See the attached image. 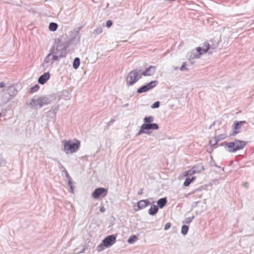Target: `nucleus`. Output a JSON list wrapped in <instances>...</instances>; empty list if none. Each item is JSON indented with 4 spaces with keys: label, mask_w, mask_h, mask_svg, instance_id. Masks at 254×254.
<instances>
[{
    "label": "nucleus",
    "mask_w": 254,
    "mask_h": 254,
    "mask_svg": "<svg viewBox=\"0 0 254 254\" xmlns=\"http://www.w3.org/2000/svg\"><path fill=\"white\" fill-rule=\"evenodd\" d=\"M167 200L166 197H163L159 199L157 203L158 205V207H159L160 208H162L167 203Z\"/></svg>",
    "instance_id": "aec40b11"
},
{
    "label": "nucleus",
    "mask_w": 254,
    "mask_h": 254,
    "mask_svg": "<svg viewBox=\"0 0 254 254\" xmlns=\"http://www.w3.org/2000/svg\"><path fill=\"white\" fill-rule=\"evenodd\" d=\"M51 100L46 96H35L27 102V104L32 109L37 110L44 105L49 104Z\"/></svg>",
    "instance_id": "f257e3e1"
},
{
    "label": "nucleus",
    "mask_w": 254,
    "mask_h": 254,
    "mask_svg": "<svg viewBox=\"0 0 254 254\" xmlns=\"http://www.w3.org/2000/svg\"><path fill=\"white\" fill-rule=\"evenodd\" d=\"M58 110V107H53L47 113V117L54 118L56 116V114Z\"/></svg>",
    "instance_id": "a211bd4d"
},
{
    "label": "nucleus",
    "mask_w": 254,
    "mask_h": 254,
    "mask_svg": "<svg viewBox=\"0 0 254 254\" xmlns=\"http://www.w3.org/2000/svg\"><path fill=\"white\" fill-rule=\"evenodd\" d=\"M100 211L101 212H104L105 211V208L104 207V206H102L100 207Z\"/></svg>",
    "instance_id": "a18cd8bd"
},
{
    "label": "nucleus",
    "mask_w": 254,
    "mask_h": 254,
    "mask_svg": "<svg viewBox=\"0 0 254 254\" xmlns=\"http://www.w3.org/2000/svg\"><path fill=\"white\" fill-rule=\"evenodd\" d=\"M225 136L224 135H223V134H219L218 135H217V136H215L214 138L217 140V142L219 141H220L221 140H223L224 139H225Z\"/></svg>",
    "instance_id": "473e14b6"
},
{
    "label": "nucleus",
    "mask_w": 254,
    "mask_h": 254,
    "mask_svg": "<svg viewBox=\"0 0 254 254\" xmlns=\"http://www.w3.org/2000/svg\"><path fill=\"white\" fill-rule=\"evenodd\" d=\"M242 186L244 188L247 189L249 187V184L247 182L243 183Z\"/></svg>",
    "instance_id": "a19ab883"
},
{
    "label": "nucleus",
    "mask_w": 254,
    "mask_h": 254,
    "mask_svg": "<svg viewBox=\"0 0 254 254\" xmlns=\"http://www.w3.org/2000/svg\"><path fill=\"white\" fill-rule=\"evenodd\" d=\"M142 133H149V132L146 131L145 128L143 129V124L141 125L140 129L139 130L137 135H139Z\"/></svg>",
    "instance_id": "c85d7f7f"
},
{
    "label": "nucleus",
    "mask_w": 254,
    "mask_h": 254,
    "mask_svg": "<svg viewBox=\"0 0 254 254\" xmlns=\"http://www.w3.org/2000/svg\"><path fill=\"white\" fill-rule=\"evenodd\" d=\"M201 55L200 47H197L188 53L187 57L189 59H195L199 58Z\"/></svg>",
    "instance_id": "6e6552de"
},
{
    "label": "nucleus",
    "mask_w": 254,
    "mask_h": 254,
    "mask_svg": "<svg viewBox=\"0 0 254 254\" xmlns=\"http://www.w3.org/2000/svg\"><path fill=\"white\" fill-rule=\"evenodd\" d=\"M68 186L70 187V191L71 192L73 193V186H72V183L70 185H68Z\"/></svg>",
    "instance_id": "79ce46f5"
},
{
    "label": "nucleus",
    "mask_w": 254,
    "mask_h": 254,
    "mask_svg": "<svg viewBox=\"0 0 254 254\" xmlns=\"http://www.w3.org/2000/svg\"><path fill=\"white\" fill-rule=\"evenodd\" d=\"M107 192V190L103 188H99L96 189L92 193V196L94 198H98L100 196L103 195L105 196L106 195Z\"/></svg>",
    "instance_id": "9d476101"
},
{
    "label": "nucleus",
    "mask_w": 254,
    "mask_h": 254,
    "mask_svg": "<svg viewBox=\"0 0 254 254\" xmlns=\"http://www.w3.org/2000/svg\"><path fill=\"white\" fill-rule=\"evenodd\" d=\"M145 128L146 130L150 129H158L159 128L158 125L156 123L143 124V129Z\"/></svg>",
    "instance_id": "dca6fc26"
},
{
    "label": "nucleus",
    "mask_w": 254,
    "mask_h": 254,
    "mask_svg": "<svg viewBox=\"0 0 254 254\" xmlns=\"http://www.w3.org/2000/svg\"><path fill=\"white\" fill-rule=\"evenodd\" d=\"M64 149L63 150L66 154H72L76 152L79 148L80 143L77 141L74 142L71 140H64L63 141Z\"/></svg>",
    "instance_id": "39448f33"
},
{
    "label": "nucleus",
    "mask_w": 254,
    "mask_h": 254,
    "mask_svg": "<svg viewBox=\"0 0 254 254\" xmlns=\"http://www.w3.org/2000/svg\"><path fill=\"white\" fill-rule=\"evenodd\" d=\"M158 211V207L156 205H152L151 206L150 209L148 210V213L150 215H154Z\"/></svg>",
    "instance_id": "6ab92c4d"
},
{
    "label": "nucleus",
    "mask_w": 254,
    "mask_h": 254,
    "mask_svg": "<svg viewBox=\"0 0 254 254\" xmlns=\"http://www.w3.org/2000/svg\"><path fill=\"white\" fill-rule=\"evenodd\" d=\"M194 217L193 216L192 217L186 218L185 219V221H183V223L189 224L192 222V221L194 219Z\"/></svg>",
    "instance_id": "c756f323"
},
{
    "label": "nucleus",
    "mask_w": 254,
    "mask_h": 254,
    "mask_svg": "<svg viewBox=\"0 0 254 254\" xmlns=\"http://www.w3.org/2000/svg\"><path fill=\"white\" fill-rule=\"evenodd\" d=\"M160 106V102L159 101H156L154 102L151 106V108L155 109L157 108Z\"/></svg>",
    "instance_id": "f704fd0d"
},
{
    "label": "nucleus",
    "mask_w": 254,
    "mask_h": 254,
    "mask_svg": "<svg viewBox=\"0 0 254 254\" xmlns=\"http://www.w3.org/2000/svg\"><path fill=\"white\" fill-rule=\"evenodd\" d=\"M64 172L65 173V176L68 180V185H70L71 184V178L70 177L67 171L65 169L64 170Z\"/></svg>",
    "instance_id": "7c9ffc66"
},
{
    "label": "nucleus",
    "mask_w": 254,
    "mask_h": 254,
    "mask_svg": "<svg viewBox=\"0 0 254 254\" xmlns=\"http://www.w3.org/2000/svg\"><path fill=\"white\" fill-rule=\"evenodd\" d=\"M128 106V104H126L124 106L127 107Z\"/></svg>",
    "instance_id": "8fccbe9b"
},
{
    "label": "nucleus",
    "mask_w": 254,
    "mask_h": 254,
    "mask_svg": "<svg viewBox=\"0 0 254 254\" xmlns=\"http://www.w3.org/2000/svg\"><path fill=\"white\" fill-rule=\"evenodd\" d=\"M5 161L4 159H0V166H2L5 165Z\"/></svg>",
    "instance_id": "ea45409f"
},
{
    "label": "nucleus",
    "mask_w": 254,
    "mask_h": 254,
    "mask_svg": "<svg viewBox=\"0 0 254 254\" xmlns=\"http://www.w3.org/2000/svg\"><path fill=\"white\" fill-rule=\"evenodd\" d=\"M39 88V86L38 84H36L34 86L30 88L29 92L31 93L36 92Z\"/></svg>",
    "instance_id": "2f4dec72"
},
{
    "label": "nucleus",
    "mask_w": 254,
    "mask_h": 254,
    "mask_svg": "<svg viewBox=\"0 0 254 254\" xmlns=\"http://www.w3.org/2000/svg\"><path fill=\"white\" fill-rule=\"evenodd\" d=\"M140 71V70L137 69L130 71L126 78L127 84L128 86L132 85L141 78L142 76Z\"/></svg>",
    "instance_id": "423d86ee"
},
{
    "label": "nucleus",
    "mask_w": 254,
    "mask_h": 254,
    "mask_svg": "<svg viewBox=\"0 0 254 254\" xmlns=\"http://www.w3.org/2000/svg\"><path fill=\"white\" fill-rule=\"evenodd\" d=\"M150 203L148 199L141 200L138 202L137 207L138 209H142L147 207Z\"/></svg>",
    "instance_id": "f3484780"
},
{
    "label": "nucleus",
    "mask_w": 254,
    "mask_h": 254,
    "mask_svg": "<svg viewBox=\"0 0 254 254\" xmlns=\"http://www.w3.org/2000/svg\"><path fill=\"white\" fill-rule=\"evenodd\" d=\"M196 172V171L194 169V167H193L191 169L188 170V171L185 172V176H191L193 174H195Z\"/></svg>",
    "instance_id": "393cba45"
},
{
    "label": "nucleus",
    "mask_w": 254,
    "mask_h": 254,
    "mask_svg": "<svg viewBox=\"0 0 254 254\" xmlns=\"http://www.w3.org/2000/svg\"><path fill=\"white\" fill-rule=\"evenodd\" d=\"M105 247V246H104V243L102 242L97 246L96 250L98 252H101L104 250Z\"/></svg>",
    "instance_id": "cd10ccee"
},
{
    "label": "nucleus",
    "mask_w": 254,
    "mask_h": 254,
    "mask_svg": "<svg viewBox=\"0 0 254 254\" xmlns=\"http://www.w3.org/2000/svg\"><path fill=\"white\" fill-rule=\"evenodd\" d=\"M201 49V52L202 54H204L208 51L209 54H212L214 48H211L209 44L207 42H205L202 47H200Z\"/></svg>",
    "instance_id": "ddd939ff"
},
{
    "label": "nucleus",
    "mask_w": 254,
    "mask_h": 254,
    "mask_svg": "<svg viewBox=\"0 0 254 254\" xmlns=\"http://www.w3.org/2000/svg\"><path fill=\"white\" fill-rule=\"evenodd\" d=\"M246 123V121H236L234 122L232 126L233 133L230 134L231 135L235 136L237 134L240 132L242 125Z\"/></svg>",
    "instance_id": "9b49d317"
},
{
    "label": "nucleus",
    "mask_w": 254,
    "mask_h": 254,
    "mask_svg": "<svg viewBox=\"0 0 254 254\" xmlns=\"http://www.w3.org/2000/svg\"><path fill=\"white\" fill-rule=\"evenodd\" d=\"M189 227L186 225H184L182 227L181 233L183 235H186L188 232Z\"/></svg>",
    "instance_id": "a878e982"
},
{
    "label": "nucleus",
    "mask_w": 254,
    "mask_h": 254,
    "mask_svg": "<svg viewBox=\"0 0 254 254\" xmlns=\"http://www.w3.org/2000/svg\"><path fill=\"white\" fill-rule=\"evenodd\" d=\"M156 69V66L150 65L144 71H142V72H140V74L141 76L143 75L144 76L153 75L155 73Z\"/></svg>",
    "instance_id": "f8f14e48"
},
{
    "label": "nucleus",
    "mask_w": 254,
    "mask_h": 254,
    "mask_svg": "<svg viewBox=\"0 0 254 254\" xmlns=\"http://www.w3.org/2000/svg\"><path fill=\"white\" fill-rule=\"evenodd\" d=\"M113 24V22L111 20H109L107 21L106 22V26L108 27V28H109Z\"/></svg>",
    "instance_id": "4c0bfd02"
},
{
    "label": "nucleus",
    "mask_w": 254,
    "mask_h": 254,
    "mask_svg": "<svg viewBox=\"0 0 254 254\" xmlns=\"http://www.w3.org/2000/svg\"><path fill=\"white\" fill-rule=\"evenodd\" d=\"M217 143V141L216 140H215L214 138L210 140L209 141V144L211 146H215Z\"/></svg>",
    "instance_id": "c9c22d12"
},
{
    "label": "nucleus",
    "mask_w": 254,
    "mask_h": 254,
    "mask_svg": "<svg viewBox=\"0 0 254 254\" xmlns=\"http://www.w3.org/2000/svg\"><path fill=\"white\" fill-rule=\"evenodd\" d=\"M143 193V189H140L137 192L138 195H141Z\"/></svg>",
    "instance_id": "37998d69"
},
{
    "label": "nucleus",
    "mask_w": 254,
    "mask_h": 254,
    "mask_svg": "<svg viewBox=\"0 0 254 254\" xmlns=\"http://www.w3.org/2000/svg\"><path fill=\"white\" fill-rule=\"evenodd\" d=\"M17 94V90L14 86H9L4 88L0 94V101L4 104L8 102Z\"/></svg>",
    "instance_id": "f03ea898"
},
{
    "label": "nucleus",
    "mask_w": 254,
    "mask_h": 254,
    "mask_svg": "<svg viewBox=\"0 0 254 254\" xmlns=\"http://www.w3.org/2000/svg\"><path fill=\"white\" fill-rule=\"evenodd\" d=\"M59 167H61V168H63V166L59 162Z\"/></svg>",
    "instance_id": "de8ad7c7"
},
{
    "label": "nucleus",
    "mask_w": 254,
    "mask_h": 254,
    "mask_svg": "<svg viewBox=\"0 0 254 254\" xmlns=\"http://www.w3.org/2000/svg\"><path fill=\"white\" fill-rule=\"evenodd\" d=\"M157 81L156 80L151 81L148 84L142 86L141 87L138 88L137 90V92L138 93L145 92L155 87L157 85Z\"/></svg>",
    "instance_id": "0eeeda50"
},
{
    "label": "nucleus",
    "mask_w": 254,
    "mask_h": 254,
    "mask_svg": "<svg viewBox=\"0 0 254 254\" xmlns=\"http://www.w3.org/2000/svg\"><path fill=\"white\" fill-rule=\"evenodd\" d=\"M180 69L181 71H184L186 69H187V68L186 67V63H184L180 67Z\"/></svg>",
    "instance_id": "e433bc0d"
},
{
    "label": "nucleus",
    "mask_w": 254,
    "mask_h": 254,
    "mask_svg": "<svg viewBox=\"0 0 254 254\" xmlns=\"http://www.w3.org/2000/svg\"><path fill=\"white\" fill-rule=\"evenodd\" d=\"M58 26L56 23L51 22L49 26V29L51 31H55L57 29Z\"/></svg>",
    "instance_id": "5701e85b"
},
{
    "label": "nucleus",
    "mask_w": 254,
    "mask_h": 254,
    "mask_svg": "<svg viewBox=\"0 0 254 254\" xmlns=\"http://www.w3.org/2000/svg\"><path fill=\"white\" fill-rule=\"evenodd\" d=\"M137 238L135 235H133L131 236L127 240V242L129 244H133L135 241H136Z\"/></svg>",
    "instance_id": "bb28decb"
},
{
    "label": "nucleus",
    "mask_w": 254,
    "mask_h": 254,
    "mask_svg": "<svg viewBox=\"0 0 254 254\" xmlns=\"http://www.w3.org/2000/svg\"><path fill=\"white\" fill-rule=\"evenodd\" d=\"M170 227H171V224L170 223H167L165 225L164 229L165 230H167L169 229L170 228Z\"/></svg>",
    "instance_id": "58836bf2"
},
{
    "label": "nucleus",
    "mask_w": 254,
    "mask_h": 254,
    "mask_svg": "<svg viewBox=\"0 0 254 254\" xmlns=\"http://www.w3.org/2000/svg\"><path fill=\"white\" fill-rule=\"evenodd\" d=\"M53 55L51 54L50 52L49 54L45 57L44 63H43V66H44L45 64H50L51 65L53 64L55 61H58L57 60H55L53 59Z\"/></svg>",
    "instance_id": "2eb2a0df"
},
{
    "label": "nucleus",
    "mask_w": 254,
    "mask_h": 254,
    "mask_svg": "<svg viewBox=\"0 0 254 254\" xmlns=\"http://www.w3.org/2000/svg\"><path fill=\"white\" fill-rule=\"evenodd\" d=\"M50 74L49 72L44 73L41 75L39 79L38 82L41 84H44L50 78Z\"/></svg>",
    "instance_id": "4468645a"
},
{
    "label": "nucleus",
    "mask_w": 254,
    "mask_h": 254,
    "mask_svg": "<svg viewBox=\"0 0 254 254\" xmlns=\"http://www.w3.org/2000/svg\"><path fill=\"white\" fill-rule=\"evenodd\" d=\"M5 86V83L3 82L0 83V88H3Z\"/></svg>",
    "instance_id": "c03bdc74"
},
{
    "label": "nucleus",
    "mask_w": 254,
    "mask_h": 254,
    "mask_svg": "<svg viewBox=\"0 0 254 254\" xmlns=\"http://www.w3.org/2000/svg\"><path fill=\"white\" fill-rule=\"evenodd\" d=\"M116 237L114 235H111L106 237L103 241L106 248H109L116 243Z\"/></svg>",
    "instance_id": "1a4fd4ad"
},
{
    "label": "nucleus",
    "mask_w": 254,
    "mask_h": 254,
    "mask_svg": "<svg viewBox=\"0 0 254 254\" xmlns=\"http://www.w3.org/2000/svg\"><path fill=\"white\" fill-rule=\"evenodd\" d=\"M1 115V114L0 113V116Z\"/></svg>",
    "instance_id": "3c124183"
},
{
    "label": "nucleus",
    "mask_w": 254,
    "mask_h": 254,
    "mask_svg": "<svg viewBox=\"0 0 254 254\" xmlns=\"http://www.w3.org/2000/svg\"><path fill=\"white\" fill-rule=\"evenodd\" d=\"M195 179L196 178L195 177H191V178H187L184 183V185L186 187L189 186L192 182L195 180Z\"/></svg>",
    "instance_id": "412c9836"
},
{
    "label": "nucleus",
    "mask_w": 254,
    "mask_h": 254,
    "mask_svg": "<svg viewBox=\"0 0 254 254\" xmlns=\"http://www.w3.org/2000/svg\"><path fill=\"white\" fill-rule=\"evenodd\" d=\"M154 121V117L153 116L145 117L143 119L144 124H149L152 123Z\"/></svg>",
    "instance_id": "b1692460"
},
{
    "label": "nucleus",
    "mask_w": 254,
    "mask_h": 254,
    "mask_svg": "<svg viewBox=\"0 0 254 254\" xmlns=\"http://www.w3.org/2000/svg\"><path fill=\"white\" fill-rule=\"evenodd\" d=\"M102 32V28L101 27H97L94 31V33L95 34H99Z\"/></svg>",
    "instance_id": "72a5a7b5"
},
{
    "label": "nucleus",
    "mask_w": 254,
    "mask_h": 254,
    "mask_svg": "<svg viewBox=\"0 0 254 254\" xmlns=\"http://www.w3.org/2000/svg\"><path fill=\"white\" fill-rule=\"evenodd\" d=\"M80 59L78 58H75L74 59L73 62V67L74 69H77L80 65Z\"/></svg>",
    "instance_id": "4be33fe9"
},
{
    "label": "nucleus",
    "mask_w": 254,
    "mask_h": 254,
    "mask_svg": "<svg viewBox=\"0 0 254 254\" xmlns=\"http://www.w3.org/2000/svg\"><path fill=\"white\" fill-rule=\"evenodd\" d=\"M225 148L228 152H235L244 148L246 142L238 139H235L233 142H224Z\"/></svg>",
    "instance_id": "20e7f679"
},
{
    "label": "nucleus",
    "mask_w": 254,
    "mask_h": 254,
    "mask_svg": "<svg viewBox=\"0 0 254 254\" xmlns=\"http://www.w3.org/2000/svg\"><path fill=\"white\" fill-rule=\"evenodd\" d=\"M197 190H194V192H193V193L196 192Z\"/></svg>",
    "instance_id": "09e8293b"
},
{
    "label": "nucleus",
    "mask_w": 254,
    "mask_h": 254,
    "mask_svg": "<svg viewBox=\"0 0 254 254\" xmlns=\"http://www.w3.org/2000/svg\"><path fill=\"white\" fill-rule=\"evenodd\" d=\"M197 203H198V201L193 202L192 204V206H196Z\"/></svg>",
    "instance_id": "49530a36"
},
{
    "label": "nucleus",
    "mask_w": 254,
    "mask_h": 254,
    "mask_svg": "<svg viewBox=\"0 0 254 254\" xmlns=\"http://www.w3.org/2000/svg\"><path fill=\"white\" fill-rule=\"evenodd\" d=\"M66 51V47L63 44L55 45L50 50L51 54L53 55V59L58 61L65 56Z\"/></svg>",
    "instance_id": "7ed1b4c3"
}]
</instances>
